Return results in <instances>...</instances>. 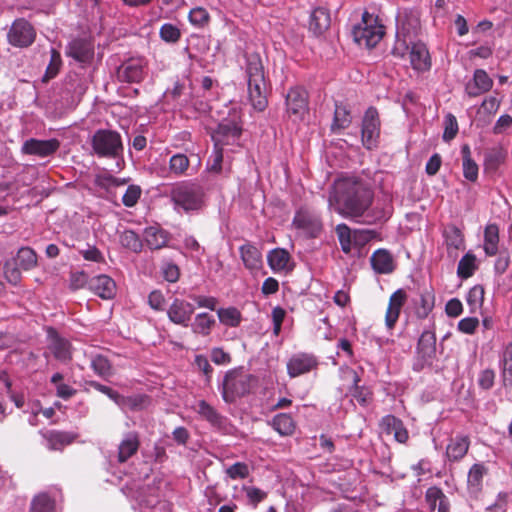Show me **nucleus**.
Here are the masks:
<instances>
[{"mask_svg":"<svg viewBox=\"0 0 512 512\" xmlns=\"http://www.w3.org/2000/svg\"><path fill=\"white\" fill-rule=\"evenodd\" d=\"M239 251L243 264L247 269L253 271L261 268L262 254L258 248L251 244H245L240 247Z\"/></svg>","mask_w":512,"mask_h":512,"instance_id":"473e14b6","label":"nucleus"},{"mask_svg":"<svg viewBox=\"0 0 512 512\" xmlns=\"http://www.w3.org/2000/svg\"><path fill=\"white\" fill-rule=\"evenodd\" d=\"M347 373L351 375L352 385L349 388V392L352 397L363 407L368 406L373 397L371 389L367 386L360 385V376L353 369H347Z\"/></svg>","mask_w":512,"mask_h":512,"instance_id":"cd10ccee","label":"nucleus"},{"mask_svg":"<svg viewBox=\"0 0 512 512\" xmlns=\"http://www.w3.org/2000/svg\"><path fill=\"white\" fill-rule=\"evenodd\" d=\"M290 254L282 248H276L269 252L267 261L274 272L283 271L288 268Z\"/></svg>","mask_w":512,"mask_h":512,"instance_id":"4c0bfd02","label":"nucleus"},{"mask_svg":"<svg viewBox=\"0 0 512 512\" xmlns=\"http://www.w3.org/2000/svg\"><path fill=\"white\" fill-rule=\"evenodd\" d=\"M443 236L449 254L452 251L464 249V236L457 226L448 225L443 231Z\"/></svg>","mask_w":512,"mask_h":512,"instance_id":"f704fd0d","label":"nucleus"},{"mask_svg":"<svg viewBox=\"0 0 512 512\" xmlns=\"http://www.w3.org/2000/svg\"><path fill=\"white\" fill-rule=\"evenodd\" d=\"M93 154L99 158L118 159L123 156L121 135L114 130L98 129L91 138Z\"/></svg>","mask_w":512,"mask_h":512,"instance_id":"20e7f679","label":"nucleus"},{"mask_svg":"<svg viewBox=\"0 0 512 512\" xmlns=\"http://www.w3.org/2000/svg\"><path fill=\"white\" fill-rule=\"evenodd\" d=\"M170 198L176 211L185 213L199 211L204 206L205 192L203 186L195 181H181L174 184Z\"/></svg>","mask_w":512,"mask_h":512,"instance_id":"7ed1b4c3","label":"nucleus"},{"mask_svg":"<svg viewBox=\"0 0 512 512\" xmlns=\"http://www.w3.org/2000/svg\"><path fill=\"white\" fill-rule=\"evenodd\" d=\"M89 289L102 299H112L116 293V283L111 277L102 274L89 280Z\"/></svg>","mask_w":512,"mask_h":512,"instance_id":"5701e85b","label":"nucleus"},{"mask_svg":"<svg viewBox=\"0 0 512 512\" xmlns=\"http://www.w3.org/2000/svg\"><path fill=\"white\" fill-rule=\"evenodd\" d=\"M62 65V59L60 53L55 49L51 48L50 50V61L46 68L45 74L42 78L43 82H48L52 78H54Z\"/></svg>","mask_w":512,"mask_h":512,"instance_id":"de8ad7c7","label":"nucleus"},{"mask_svg":"<svg viewBox=\"0 0 512 512\" xmlns=\"http://www.w3.org/2000/svg\"><path fill=\"white\" fill-rule=\"evenodd\" d=\"M486 472L487 469L483 464H473L468 472L467 482L469 488L472 489L473 491H479L482 484L483 476L485 475Z\"/></svg>","mask_w":512,"mask_h":512,"instance_id":"c03bdc74","label":"nucleus"},{"mask_svg":"<svg viewBox=\"0 0 512 512\" xmlns=\"http://www.w3.org/2000/svg\"><path fill=\"white\" fill-rule=\"evenodd\" d=\"M121 244L134 252L142 249V242L137 233L132 230H125L120 236Z\"/></svg>","mask_w":512,"mask_h":512,"instance_id":"864d4df0","label":"nucleus"},{"mask_svg":"<svg viewBox=\"0 0 512 512\" xmlns=\"http://www.w3.org/2000/svg\"><path fill=\"white\" fill-rule=\"evenodd\" d=\"M91 368L98 376L108 378L112 375V367L110 361L102 356L96 355L91 361Z\"/></svg>","mask_w":512,"mask_h":512,"instance_id":"09e8293b","label":"nucleus"},{"mask_svg":"<svg viewBox=\"0 0 512 512\" xmlns=\"http://www.w3.org/2000/svg\"><path fill=\"white\" fill-rule=\"evenodd\" d=\"M410 63L414 70L428 71L431 68V58L427 46L422 42H414L410 47Z\"/></svg>","mask_w":512,"mask_h":512,"instance_id":"412c9836","label":"nucleus"},{"mask_svg":"<svg viewBox=\"0 0 512 512\" xmlns=\"http://www.w3.org/2000/svg\"><path fill=\"white\" fill-rule=\"evenodd\" d=\"M189 165L190 161L188 157L181 153L173 155L169 161L170 171L177 176L184 175Z\"/></svg>","mask_w":512,"mask_h":512,"instance_id":"603ef678","label":"nucleus"},{"mask_svg":"<svg viewBox=\"0 0 512 512\" xmlns=\"http://www.w3.org/2000/svg\"><path fill=\"white\" fill-rule=\"evenodd\" d=\"M353 40L360 46L375 47L384 35V27L377 23V18L365 11L359 23L352 29Z\"/></svg>","mask_w":512,"mask_h":512,"instance_id":"423d86ee","label":"nucleus"},{"mask_svg":"<svg viewBox=\"0 0 512 512\" xmlns=\"http://www.w3.org/2000/svg\"><path fill=\"white\" fill-rule=\"evenodd\" d=\"M436 355V336L431 331H424L418 340L416 354L413 362V370L422 371L425 367H431Z\"/></svg>","mask_w":512,"mask_h":512,"instance_id":"1a4fd4ad","label":"nucleus"},{"mask_svg":"<svg viewBox=\"0 0 512 512\" xmlns=\"http://www.w3.org/2000/svg\"><path fill=\"white\" fill-rule=\"evenodd\" d=\"M89 286L88 275L83 271L72 272L70 275L69 288L73 291Z\"/></svg>","mask_w":512,"mask_h":512,"instance_id":"0e129e2a","label":"nucleus"},{"mask_svg":"<svg viewBox=\"0 0 512 512\" xmlns=\"http://www.w3.org/2000/svg\"><path fill=\"white\" fill-rule=\"evenodd\" d=\"M380 427L386 434H393L394 439L399 443L408 440V431L403 422L394 415H386L380 421Z\"/></svg>","mask_w":512,"mask_h":512,"instance_id":"a878e982","label":"nucleus"},{"mask_svg":"<svg viewBox=\"0 0 512 512\" xmlns=\"http://www.w3.org/2000/svg\"><path fill=\"white\" fill-rule=\"evenodd\" d=\"M194 313V306L184 299L175 298L167 309L168 319L183 327H188Z\"/></svg>","mask_w":512,"mask_h":512,"instance_id":"f3484780","label":"nucleus"},{"mask_svg":"<svg viewBox=\"0 0 512 512\" xmlns=\"http://www.w3.org/2000/svg\"><path fill=\"white\" fill-rule=\"evenodd\" d=\"M159 35L164 42L176 43L181 37V32L177 26L171 23H164L160 27Z\"/></svg>","mask_w":512,"mask_h":512,"instance_id":"4d7b16f0","label":"nucleus"},{"mask_svg":"<svg viewBox=\"0 0 512 512\" xmlns=\"http://www.w3.org/2000/svg\"><path fill=\"white\" fill-rule=\"evenodd\" d=\"M318 365L317 359L312 354L298 353L287 362V372L291 378L306 374Z\"/></svg>","mask_w":512,"mask_h":512,"instance_id":"6ab92c4d","label":"nucleus"},{"mask_svg":"<svg viewBox=\"0 0 512 512\" xmlns=\"http://www.w3.org/2000/svg\"><path fill=\"white\" fill-rule=\"evenodd\" d=\"M47 349L53 357L66 364L72 360V345L69 340L60 336L53 327L46 328Z\"/></svg>","mask_w":512,"mask_h":512,"instance_id":"f8f14e48","label":"nucleus"},{"mask_svg":"<svg viewBox=\"0 0 512 512\" xmlns=\"http://www.w3.org/2000/svg\"><path fill=\"white\" fill-rule=\"evenodd\" d=\"M406 299L407 295L403 289L396 290L390 296L385 315V324L389 329H392L395 326Z\"/></svg>","mask_w":512,"mask_h":512,"instance_id":"393cba45","label":"nucleus"},{"mask_svg":"<svg viewBox=\"0 0 512 512\" xmlns=\"http://www.w3.org/2000/svg\"><path fill=\"white\" fill-rule=\"evenodd\" d=\"M242 124L237 117L223 119L212 133L214 145L224 148V146H240L242 135Z\"/></svg>","mask_w":512,"mask_h":512,"instance_id":"6e6552de","label":"nucleus"},{"mask_svg":"<svg viewBox=\"0 0 512 512\" xmlns=\"http://www.w3.org/2000/svg\"><path fill=\"white\" fill-rule=\"evenodd\" d=\"M141 196V189L137 185H129L122 197V202L126 207H133Z\"/></svg>","mask_w":512,"mask_h":512,"instance_id":"680f3d73","label":"nucleus"},{"mask_svg":"<svg viewBox=\"0 0 512 512\" xmlns=\"http://www.w3.org/2000/svg\"><path fill=\"white\" fill-rule=\"evenodd\" d=\"M286 111L295 119H303L308 112V93L301 86L291 87L286 94Z\"/></svg>","mask_w":512,"mask_h":512,"instance_id":"2eb2a0df","label":"nucleus"},{"mask_svg":"<svg viewBox=\"0 0 512 512\" xmlns=\"http://www.w3.org/2000/svg\"><path fill=\"white\" fill-rule=\"evenodd\" d=\"M470 440L468 436L456 435L451 438L446 447V456L450 461L461 460L468 452Z\"/></svg>","mask_w":512,"mask_h":512,"instance_id":"7c9ffc66","label":"nucleus"},{"mask_svg":"<svg viewBox=\"0 0 512 512\" xmlns=\"http://www.w3.org/2000/svg\"><path fill=\"white\" fill-rule=\"evenodd\" d=\"M113 401L122 410H137L142 403V399L138 396H123L118 392Z\"/></svg>","mask_w":512,"mask_h":512,"instance_id":"6e6d98bb","label":"nucleus"},{"mask_svg":"<svg viewBox=\"0 0 512 512\" xmlns=\"http://www.w3.org/2000/svg\"><path fill=\"white\" fill-rule=\"evenodd\" d=\"M330 24L331 16L327 8L317 7L312 11L309 20V31L314 36H321L330 27Z\"/></svg>","mask_w":512,"mask_h":512,"instance_id":"c85d7f7f","label":"nucleus"},{"mask_svg":"<svg viewBox=\"0 0 512 512\" xmlns=\"http://www.w3.org/2000/svg\"><path fill=\"white\" fill-rule=\"evenodd\" d=\"M144 239L150 249L158 250L166 246L168 233L159 227L150 226L144 230Z\"/></svg>","mask_w":512,"mask_h":512,"instance_id":"72a5a7b5","label":"nucleus"},{"mask_svg":"<svg viewBox=\"0 0 512 512\" xmlns=\"http://www.w3.org/2000/svg\"><path fill=\"white\" fill-rule=\"evenodd\" d=\"M188 18L192 25L197 27H204L206 24H208L210 15L205 8L195 7L190 10Z\"/></svg>","mask_w":512,"mask_h":512,"instance_id":"13d9d810","label":"nucleus"},{"mask_svg":"<svg viewBox=\"0 0 512 512\" xmlns=\"http://www.w3.org/2000/svg\"><path fill=\"white\" fill-rule=\"evenodd\" d=\"M197 412L215 430L224 434H228L231 432L232 426L228 418L220 414L214 407H212L205 400L199 401Z\"/></svg>","mask_w":512,"mask_h":512,"instance_id":"dca6fc26","label":"nucleus"},{"mask_svg":"<svg viewBox=\"0 0 512 512\" xmlns=\"http://www.w3.org/2000/svg\"><path fill=\"white\" fill-rule=\"evenodd\" d=\"M335 231L338 236L342 251L346 254L350 253L352 248V237L351 229L349 226L345 223L338 224Z\"/></svg>","mask_w":512,"mask_h":512,"instance_id":"3c124183","label":"nucleus"},{"mask_svg":"<svg viewBox=\"0 0 512 512\" xmlns=\"http://www.w3.org/2000/svg\"><path fill=\"white\" fill-rule=\"evenodd\" d=\"M271 425L281 436L291 435L295 430V423L292 417L286 413L275 415L271 421Z\"/></svg>","mask_w":512,"mask_h":512,"instance_id":"a19ab883","label":"nucleus"},{"mask_svg":"<svg viewBox=\"0 0 512 512\" xmlns=\"http://www.w3.org/2000/svg\"><path fill=\"white\" fill-rule=\"evenodd\" d=\"M77 437V434L66 431L51 430L44 434L47 441V447L50 450H61L63 447L71 444Z\"/></svg>","mask_w":512,"mask_h":512,"instance_id":"2f4dec72","label":"nucleus"},{"mask_svg":"<svg viewBox=\"0 0 512 512\" xmlns=\"http://www.w3.org/2000/svg\"><path fill=\"white\" fill-rule=\"evenodd\" d=\"M499 228L496 224H489L484 230V251L487 256H495L498 252Z\"/></svg>","mask_w":512,"mask_h":512,"instance_id":"e433bc0d","label":"nucleus"},{"mask_svg":"<svg viewBox=\"0 0 512 512\" xmlns=\"http://www.w3.org/2000/svg\"><path fill=\"white\" fill-rule=\"evenodd\" d=\"M461 154L463 160V175L467 180L475 182L478 178V165L471 158V151L469 145L465 144L462 146Z\"/></svg>","mask_w":512,"mask_h":512,"instance_id":"58836bf2","label":"nucleus"},{"mask_svg":"<svg viewBox=\"0 0 512 512\" xmlns=\"http://www.w3.org/2000/svg\"><path fill=\"white\" fill-rule=\"evenodd\" d=\"M493 86V80L483 69H476L472 82L466 85V92L470 97L479 96L488 92Z\"/></svg>","mask_w":512,"mask_h":512,"instance_id":"bb28decb","label":"nucleus"},{"mask_svg":"<svg viewBox=\"0 0 512 512\" xmlns=\"http://www.w3.org/2000/svg\"><path fill=\"white\" fill-rule=\"evenodd\" d=\"M60 147V142L56 138L48 140H39L30 138L22 145V152L27 155H35L39 157H48L53 155Z\"/></svg>","mask_w":512,"mask_h":512,"instance_id":"a211bd4d","label":"nucleus"},{"mask_svg":"<svg viewBox=\"0 0 512 512\" xmlns=\"http://www.w3.org/2000/svg\"><path fill=\"white\" fill-rule=\"evenodd\" d=\"M225 473L232 480L245 479L250 475V468L245 462H235L226 468Z\"/></svg>","mask_w":512,"mask_h":512,"instance_id":"5fc2aeb1","label":"nucleus"},{"mask_svg":"<svg viewBox=\"0 0 512 512\" xmlns=\"http://www.w3.org/2000/svg\"><path fill=\"white\" fill-rule=\"evenodd\" d=\"M445 130L443 133V139L445 141L452 140L458 132L457 119L453 114H447L444 120Z\"/></svg>","mask_w":512,"mask_h":512,"instance_id":"bf43d9fd","label":"nucleus"},{"mask_svg":"<svg viewBox=\"0 0 512 512\" xmlns=\"http://www.w3.org/2000/svg\"><path fill=\"white\" fill-rule=\"evenodd\" d=\"M370 262L373 270L378 274H390L395 268L393 257L386 249L376 250L372 254Z\"/></svg>","mask_w":512,"mask_h":512,"instance_id":"c756f323","label":"nucleus"},{"mask_svg":"<svg viewBox=\"0 0 512 512\" xmlns=\"http://www.w3.org/2000/svg\"><path fill=\"white\" fill-rule=\"evenodd\" d=\"M148 304L155 311H163L165 298L160 290H153L148 296Z\"/></svg>","mask_w":512,"mask_h":512,"instance_id":"338daca9","label":"nucleus"},{"mask_svg":"<svg viewBox=\"0 0 512 512\" xmlns=\"http://www.w3.org/2000/svg\"><path fill=\"white\" fill-rule=\"evenodd\" d=\"M244 72L247 79L249 102L256 111L262 112L268 105V99L264 66L260 54L255 52L245 54Z\"/></svg>","mask_w":512,"mask_h":512,"instance_id":"f03ea898","label":"nucleus"},{"mask_svg":"<svg viewBox=\"0 0 512 512\" xmlns=\"http://www.w3.org/2000/svg\"><path fill=\"white\" fill-rule=\"evenodd\" d=\"M147 73V61L142 57L130 58L124 61L117 70L119 81L139 83Z\"/></svg>","mask_w":512,"mask_h":512,"instance_id":"ddd939ff","label":"nucleus"},{"mask_svg":"<svg viewBox=\"0 0 512 512\" xmlns=\"http://www.w3.org/2000/svg\"><path fill=\"white\" fill-rule=\"evenodd\" d=\"M444 492L437 486L429 487L425 492V501L431 510H435Z\"/></svg>","mask_w":512,"mask_h":512,"instance_id":"052dcab7","label":"nucleus"},{"mask_svg":"<svg viewBox=\"0 0 512 512\" xmlns=\"http://www.w3.org/2000/svg\"><path fill=\"white\" fill-rule=\"evenodd\" d=\"M14 266L10 262L4 265V274L6 280L17 285L21 281V271H30L37 266L38 257L34 249L28 246L21 247L14 259Z\"/></svg>","mask_w":512,"mask_h":512,"instance_id":"0eeeda50","label":"nucleus"},{"mask_svg":"<svg viewBox=\"0 0 512 512\" xmlns=\"http://www.w3.org/2000/svg\"><path fill=\"white\" fill-rule=\"evenodd\" d=\"M373 191L362 181L345 178L335 182L329 193V207L342 217L359 221L369 216Z\"/></svg>","mask_w":512,"mask_h":512,"instance_id":"f257e3e1","label":"nucleus"},{"mask_svg":"<svg viewBox=\"0 0 512 512\" xmlns=\"http://www.w3.org/2000/svg\"><path fill=\"white\" fill-rule=\"evenodd\" d=\"M255 377L243 369L228 371L223 379L222 398L226 403H232L237 397L248 394Z\"/></svg>","mask_w":512,"mask_h":512,"instance_id":"39448f33","label":"nucleus"},{"mask_svg":"<svg viewBox=\"0 0 512 512\" xmlns=\"http://www.w3.org/2000/svg\"><path fill=\"white\" fill-rule=\"evenodd\" d=\"M216 321L213 316L208 313H199L195 316L191 329L193 333L202 336H208L211 333Z\"/></svg>","mask_w":512,"mask_h":512,"instance_id":"ea45409f","label":"nucleus"},{"mask_svg":"<svg viewBox=\"0 0 512 512\" xmlns=\"http://www.w3.org/2000/svg\"><path fill=\"white\" fill-rule=\"evenodd\" d=\"M140 446L139 435L135 431H130L124 434L122 440L118 445L117 461L125 463L138 451Z\"/></svg>","mask_w":512,"mask_h":512,"instance_id":"b1692460","label":"nucleus"},{"mask_svg":"<svg viewBox=\"0 0 512 512\" xmlns=\"http://www.w3.org/2000/svg\"><path fill=\"white\" fill-rule=\"evenodd\" d=\"M413 304L417 317L420 319L426 318L435 305L434 289L432 287L419 288L416 297L413 299Z\"/></svg>","mask_w":512,"mask_h":512,"instance_id":"aec40b11","label":"nucleus"},{"mask_svg":"<svg viewBox=\"0 0 512 512\" xmlns=\"http://www.w3.org/2000/svg\"><path fill=\"white\" fill-rule=\"evenodd\" d=\"M351 122L352 117L347 106L343 105L342 103H336L331 131L333 133H339L340 131L348 128Z\"/></svg>","mask_w":512,"mask_h":512,"instance_id":"c9c22d12","label":"nucleus"},{"mask_svg":"<svg viewBox=\"0 0 512 512\" xmlns=\"http://www.w3.org/2000/svg\"><path fill=\"white\" fill-rule=\"evenodd\" d=\"M224 149L214 145L213 151L207 161V170L209 172L220 174L223 171Z\"/></svg>","mask_w":512,"mask_h":512,"instance_id":"49530a36","label":"nucleus"},{"mask_svg":"<svg viewBox=\"0 0 512 512\" xmlns=\"http://www.w3.org/2000/svg\"><path fill=\"white\" fill-rule=\"evenodd\" d=\"M65 53L82 65L90 64L94 59V43L91 38H74L67 44Z\"/></svg>","mask_w":512,"mask_h":512,"instance_id":"4468645a","label":"nucleus"},{"mask_svg":"<svg viewBox=\"0 0 512 512\" xmlns=\"http://www.w3.org/2000/svg\"><path fill=\"white\" fill-rule=\"evenodd\" d=\"M484 300V288L481 285L473 286L466 297L467 304L470 307V311L476 312L481 308Z\"/></svg>","mask_w":512,"mask_h":512,"instance_id":"8fccbe9b","label":"nucleus"},{"mask_svg":"<svg viewBox=\"0 0 512 512\" xmlns=\"http://www.w3.org/2000/svg\"><path fill=\"white\" fill-rule=\"evenodd\" d=\"M54 500L46 493L35 496L31 502L30 512H54Z\"/></svg>","mask_w":512,"mask_h":512,"instance_id":"a18cd8bd","label":"nucleus"},{"mask_svg":"<svg viewBox=\"0 0 512 512\" xmlns=\"http://www.w3.org/2000/svg\"><path fill=\"white\" fill-rule=\"evenodd\" d=\"M243 490L245 491L249 502L253 506H257L258 503L262 502L267 497V493L265 491L254 486H243Z\"/></svg>","mask_w":512,"mask_h":512,"instance_id":"69168bd1","label":"nucleus"},{"mask_svg":"<svg viewBox=\"0 0 512 512\" xmlns=\"http://www.w3.org/2000/svg\"><path fill=\"white\" fill-rule=\"evenodd\" d=\"M477 269L476 256L467 252L459 261L457 267V275L461 279H468Z\"/></svg>","mask_w":512,"mask_h":512,"instance_id":"79ce46f5","label":"nucleus"},{"mask_svg":"<svg viewBox=\"0 0 512 512\" xmlns=\"http://www.w3.org/2000/svg\"><path fill=\"white\" fill-rule=\"evenodd\" d=\"M362 143L365 148L372 149L377 146L380 136V120L378 111L374 107H369L362 121Z\"/></svg>","mask_w":512,"mask_h":512,"instance_id":"9b49d317","label":"nucleus"},{"mask_svg":"<svg viewBox=\"0 0 512 512\" xmlns=\"http://www.w3.org/2000/svg\"><path fill=\"white\" fill-rule=\"evenodd\" d=\"M161 272L164 279L170 283L177 282L180 276L178 266L172 262H164L161 267Z\"/></svg>","mask_w":512,"mask_h":512,"instance_id":"e2e57ef3","label":"nucleus"},{"mask_svg":"<svg viewBox=\"0 0 512 512\" xmlns=\"http://www.w3.org/2000/svg\"><path fill=\"white\" fill-rule=\"evenodd\" d=\"M217 315L219 321L229 327H238L242 321L241 312L235 307L220 308Z\"/></svg>","mask_w":512,"mask_h":512,"instance_id":"37998d69","label":"nucleus"},{"mask_svg":"<svg viewBox=\"0 0 512 512\" xmlns=\"http://www.w3.org/2000/svg\"><path fill=\"white\" fill-rule=\"evenodd\" d=\"M293 225L296 228L306 230L311 236H316L322 229L319 217L304 209L296 212Z\"/></svg>","mask_w":512,"mask_h":512,"instance_id":"4be33fe9","label":"nucleus"},{"mask_svg":"<svg viewBox=\"0 0 512 512\" xmlns=\"http://www.w3.org/2000/svg\"><path fill=\"white\" fill-rule=\"evenodd\" d=\"M36 39V29L24 18L15 19L7 32L8 43L16 48H27Z\"/></svg>","mask_w":512,"mask_h":512,"instance_id":"9d476101","label":"nucleus"},{"mask_svg":"<svg viewBox=\"0 0 512 512\" xmlns=\"http://www.w3.org/2000/svg\"><path fill=\"white\" fill-rule=\"evenodd\" d=\"M479 325V320L476 317H466L458 322V329L465 334H473Z\"/></svg>","mask_w":512,"mask_h":512,"instance_id":"774afa93","label":"nucleus"}]
</instances>
